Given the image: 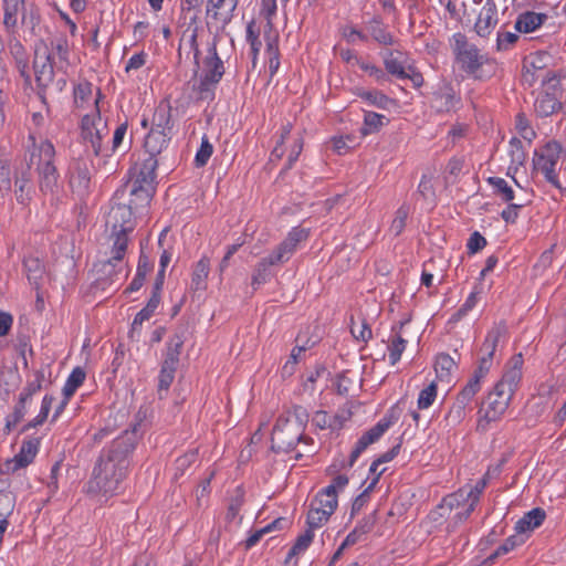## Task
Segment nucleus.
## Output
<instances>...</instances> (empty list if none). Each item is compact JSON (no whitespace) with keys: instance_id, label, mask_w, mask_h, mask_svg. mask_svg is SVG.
I'll return each instance as SVG.
<instances>
[{"instance_id":"obj_18","label":"nucleus","mask_w":566,"mask_h":566,"mask_svg":"<svg viewBox=\"0 0 566 566\" xmlns=\"http://www.w3.org/2000/svg\"><path fill=\"white\" fill-rule=\"evenodd\" d=\"M39 440L32 439L24 441L21 446L20 452L7 463L8 469L17 471L19 469L28 467L34 459L39 449Z\"/></svg>"},{"instance_id":"obj_7","label":"nucleus","mask_w":566,"mask_h":566,"mask_svg":"<svg viewBox=\"0 0 566 566\" xmlns=\"http://www.w3.org/2000/svg\"><path fill=\"white\" fill-rule=\"evenodd\" d=\"M55 150L53 145L45 140L39 146L38 170L40 175V189L43 193H54L57 188V170L53 165Z\"/></svg>"},{"instance_id":"obj_3","label":"nucleus","mask_w":566,"mask_h":566,"mask_svg":"<svg viewBox=\"0 0 566 566\" xmlns=\"http://www.w3.org/2000/svg\"><path fill=\"white\" fill-rule=\"evenodd\" d=\"M505 333V324H499L488 333L485 340L481 347V352L484 355L480 359V364L478 368L474 370L472 377L469 379L468 384L462 388L463 397H473L480 390V381L489 373L497 342Z\"/></svg>"},{"instance_id":"obj_2","label":"nucleus","mask_w":566,"mask_h":566,"mask_svg":"<svg viewBox=\"0 0 566 566\" xmlns=\"http://www.w3.org/2000/svg\"><path fill=\"white\" fill-rule=\"evenodd\" d=\"M137 212L127 203V188H119L113 198V203L106 217V227L111 229L108 240L112 242V256L94 264L93 270L98 275L96 281L112 279L117 273L116 266L123 261L127 252L129 233L135 229V214Z\"/></svg>"},{"instance_id":"obj_58","label":"nucleus","mask_w":566,"mask_h":566,"mask_svg":"<svg viewBox=\"0 0 566 566\" xmlns=\"http://www.w3.org/2000/svg\"><path fill=\"white\" fill-rule=\"evenodd\" d=\"M437 397V385L432 381L426 388H423L418 397V408L426 409L430 407Z\"/></svg>"},{"instance_id":"obj_8","label":"nucleus","mask_w":566,"mask_h":566,"mask_svg":"<svg viewBox=\"0 0 566 566\" xmlns=\"http://www.w3.org/2000/svg\"><path fill=\"white\" fill-rule=\"evenodd\" d=\"M512 399L511 390H502L494 386L493 390L488 395L485 401L479 411L480 419L478 428L485 429L491 421L497 420L507 409Z\"/></svg>"},{"instance_id":"obj_14","label":"nucleus","mask_w":566,"mask_h":566,"mask_svg":"<svg viewBox=\"0 0 566 566\" xmlns=\"http://www.w3.org/2000/svg\"><path fill=\"white\" fill-rule=\"evenodd\" d=\"M122 188H127V203L137 213L147 208L155 192V186H145L128 181Z\"/></svg>"},{"instance_id":"obj_25","label":"nucleus","mask_w":566,"mask_h":566,"mask_svg":"<svg viewBox=\"0 0 566 566\" xmlns=\"http://www.w3.org/2000/svg\"><path fill=\"white\" fill-rule=\"evenodd\" d=\"M184 333H176L169 340L166 352V357L161 364L166 368L177 369L179 364V356L184 346Z\"/></svg>"},{"instance_id":"obj_49","label":"nucleus","mask_w":566,"mask_h":566,"mask_svg":"<svg viewBox=\"0 0 566 566\" xmlns=\"http://www.w3.org/2000/svg\"><path fill=\"white\" fill-rule=\"evenodd\" d=\"M385 472V469L380 470L377 476L373 478L368 486L354 500L352 504V515L358 513L369 499V493L374 490L379 481L380 475Z\"/></svg>"},{"instance_id":"obj_47","label":"nucleus","mask_w":566,"mask_h":566,"mask_svg":"<svg viewBox=\"0 0 566 566\" xmlns=\"http://www.w3.org/2000/svg\"><path fill=\"white\" fill-rule=\"evenodd\" d=\"M218 82H212L211 78L203 75L200 78L198 85L193 86V91L197 92L198 99L212 101L214 98V90Z\"/></svg>"},{"instance_id":"obj_6","label":"nucleus","mask_w":566,"mask_h":566,"mask_svg":"<svg viewBox=\"0 0 566 566\" xmlns=\"http://www.w3.org/2000/svg\"><path fill=\"white\" fill-rule=\"evenodd\" d=\"M560 154L562 145L556 140H551L545 144L541 150L535 151L533 164L534 168L539 170L552 186L562 191L563 189L556 172V165L560 158Z\"/></svg>"},{"instance_id":"obj_10","label":"nucleus","mask_w":566,"mask_h":566,"mask_svg":"<svg viewBox=\"0 0 566 566\" xmlns=\"http://www.w3.org/2000/svg\"><path fill=\"white\" fill-rule=\"evenodd\" d=\"M33 69L35 73V81L39 87L45 88L53 82V57L43 42L35 46Z\"/></svg>"},{"instance_id":"obj_44","label":"nucleus","mask_w":566,"mask_h":566,"mask_svg":"<svg viewBox=\"0 0 566 566\" xmlns=\"http://www.w3.org/2000/svg\"><path fill=\"white\" fill-rule=\"evenodd\" d=\"M394 51H388L384 64L388 74H391L398 78L405 80L408 77V73L403 64L394 55Z\"/></svg>"},{"instance_id":"obj_54","label":"nucleus","mask_w":566,"mask_h":566,"mask_svg":"<svg viewBox=\"0 0 566 566\" xmlns=\"http://www.w3.org/2000/svg\"><path fill=\"white\" fill-rule=\"evenodd\" d=\"M409 211L410 209L408 205H402L397 209L396 216L390 224V231L395 235H399L403 231Z\"/></svg>"},{"instance_id":"obj_35","label":"nucleus","mask_w":566,"mask_h":566,"mask_svg":"<svg viewBox=\"0 0 566 566\" xmlns=\"http://www.w3.org/2000/svg\"><path fill=\"white\" fill-rule=\"evenodd\" d=\"M488 182L493 187V193L505 202H511L514 199V190L507 181L500 177H490Z\"/></svg>"},{"instance_id":"obj_37","label":"nucleus","mask_w":566,"mask_h":566,"mask_svg":"<svg viewBox=\"0 0 566 566\" xmlns=\"http://www.w3.org/2000/svg\"><path fill=\"white\" fill-rule=\"evenodd\" d=\"M286 520L283 518V517H279L276 520H274L272 523H270L269 525L264 526L263 528L261 530H258L255 532H253L242 544L244 545V548L245 549H250L251 547H253L254 545H256V543L262 538L263 535L274 531V530H280L282 528V524L285 523Z\"/></svg>"},{"instance_id":"obj_13","label":"nucleus","mask_w":566,"mask_h":566,"mask_svg":"<svg viewBox=\"0 0 566 566\" xmlns=\"http://www.w3.org/2000/svg\"><path fill=\"white\" fill-rule=\"evenodd\" d=\"M91 172L87 165L83 161H76L70 169L69 185L72 193L80 200H83L90 191Z\"/></svg>"},{"instance_id":"obj_61","label":"nucleus","mask_w":566,"mask_h":566,"mask_svg":"<svg viewBox=\"0 0 566 566\" xmlns=\"http://www.w3.org/2000/svg\"><path fill=\"white\" fill-rule=\"evenodd\" d=\"M92 96V84L88 82L78 83L74 87V103L77 107Z\"/></svg>"},{"instance_id":"obj_64","label":"nucleus","mask_w":566,"mask_h":566,"mask_svg":"<svg viewBox=\"0 0 566 566\" xmlns=\"http://www.w3.org/2000/svg\"><path fill=\"white\" fill-rule=\"evenodd\" d=\"M34 376H35V378L33 380L29 381L28 385L22 390V392L20 394L22 397H25L28 400H31L32 396L41 389L42 381L44 379V375L42 371H36Z\"/></svg>"},{"instance_id":"obj_57","label":"nucleus","mask_w":566,"mask_h":566,"mask_svg":"<svg viewBox=\"0 0 566 566\" xmlns=\"http://www.w3.org/2000/svg\"><path fill=\"white\" fill-rule=\"evenodd\" d=\"M176 370L161 366L158 379V396L160 399H163V394L167 392L172 384Z\"/></svg>"},{"instance_id":"obj_41","label":"nucleus","mask_w":566,"mask_h":566,"mask_svg":"<svg viewBox=\"0 0 566 566\" xmlns=\"http://www.w3.org/2000/svg\"><path fill=\"white\" fill-rule=\"evenodd\" d=\"M23 265L30 282L36 283L38 280L42 277V274L44 273V265L39 258L32 255L27 256L23 260Z\"/></svg>"},{"instance_id":"obj_42","label":"nucleus","mask_w":566,"mask_h":566,"mask_svg":"<svg viewBox=\"0 0 566 566\" xmlns=\"http://www.w3.org/2000/svg\"><path fill=\"white\" fill-rule=\"evenodd\" d=\"M407 340L403 339L399 333L395 332L390 338L388 344L389 352V361L391 365H395L399 361L401 354L406 349Z\"/></svg>"},{"instance_id":"obj_9","label":"nucleus","mask_w":566,"mask_h":566,"mask_svg":"<svg viewBox=\"0 0 566 566\" xmlns=\"http://www.w3.org/2000/svg\"><path fill=\"white\" fill-rule=\"evenodd\" d=\"M304 439L296 423L289 420L277 422L272 431L271 442L275 452H289L294 449L300 441Z\"/></svg>"},{"instance_id":"obj_22","label":"nucleus","mask_w":566,"mask_h":566,"mask_svg":"<svg viewBox=\"0 0 566 566\" xmlns=\"http://www.w3.org/2000/svg\"><path fill=\"white\" fill-rule=\"evenodd\" d=\"M275 255L272 253L269 256L261 259L254 268L251 285L256 290L260 285L264 284L271 275L270 268L283 264L281 261H275Z\"/></svg>"},{"instance_id":"obj_51","label":"nucleus","mask_w":566,"mask_h":566,"mask_svg":"<svg viewBox=\"0 0 566 566\" xmlns=\"http://www.w3.org/2000/svg\"><path fill=\"white\" fill-rule=\"evenodd\" d=\"M197 450H190L186 452L184 455L179 457L175 462V479L177 480L179 476H182L187 472V470L197 461Z\"/></svg>"},{"instance_id":"obj_60","label":"nucleus","mask_w":566,"mask_h":566,"mask_svg":"<svg viewBox=\"0 0 566 566\" xmlns=\"http://www.w3.org/2000/svg\"><path fill=\"white\" fill-rule=\"evenodd\" d=\"M418 193L422 197L423 200L433 202L436 198L432 177L423 175L420 184L418 186Z\"/></svg>"},{"instance_id":"obj_38","label":"nucleus","mask_w":566,"mask_h":566,"mask_svg":"<svg viewBox=\"0 0 566 566\" xmlns=\"http://www.w3.org/2000/svg\"><path fill=\"white\" fill-rule=\"evenodd\" d=\"M53 401H54V397L53 396L45 395L43 397V400H42V403H41L40 413L33 420H31L27 424H24L21 428L20 432L24 433V432L29 431L30 429L35 428V427L42 424L46 420V418L49 416V412L51 410Z\"/></svg>"},{"instance_id":"obj_36","label":"nucleus","mask_w":566,"mask_h":566,"mask_svg":"<svg viewBox=\"0 0 566 566\" xmlns=\"http://www.w3.org/2000/svg\"><path fill=\"white\" fill-rule=\"evenodd\" d=\"M525 542L523 536L517 534L512 535L505 539V542L500 545L494 553H492L485 560L484 564H492L497 557L507 554L516 546L522 545Z\"/></svg>"},{"instance_id":"obj_27","label":"nucleus","mask_w":566,"mask_h":566,"mask_svg":"<svg viewBox=\"0 0 566 566\" xmlns=\"http://www.w3.org/2000/svg\"><path fill=\"white\" fill-rule=\"evenodd\" d=\"M15 506V496L9 490L7 480H0V523H8Z\"/></svg>"},{"instance_id":"obj_17","label":"nucleus","mask_w":566,"mask_h":566,"mask_svg":"<svg viewBox=\"0 0 566 566\" xmlns=\"http://www.w3.org/2000/svg\"><path fill=\"white\" fill-rule=\"evenodd\" d=\"M485 488V479H479L475 482L470 480L465 484L464 489L468 490V493L467 497L462 500V518H468L472 514Z\"/></svg>"},{"instance_id":"obj_39","label":"nucleus","mask_w":566,"mask_h":566,"mask_svg":"<svg viewBox=\"0 0 566 566\" xmlns=\"http://www.w3.org/2000/svg\"><path fill=\"white\" fill-rule=\"evenodd\" d=\"M455 367V361L447 354H440L437 357L434 369L439 380H449L452 369Z\"/></svg>"},{"instance_id":"obj_21","label":"nucleus","mask_w":566,"mask_h":566,"mask_svg":"<svg viewBox=\"0 0 566 566\" xmlns=\"http://www.w3.org/2000/svg\"><path fill=\"white\" fill-rule=\"evenodd\" d=\"M546 517V513L541 507H535L527 512L521 520L515 524L516 534L522 536L527 532H532L536 527L541 526Z\"/></svg>"},{"instance_id":"obj_1","label":"nucleus","mask_w":566,"mask_h":566,"mask_svg":"<svg viewBox=\"0 0 566 566\" xmlns=\"http://www.w3.org/2000/svg\"><path fill=\"white\" fill-rule=\"evenodd\" d=\"M140 423H134L104 448L96 460L86 492L92 495L112 496L128 474L130 458L140 438Z\"/></svg>"},{"instance_id":"obj_33","label":"nucleus","mask_w":566,"mask_h":566,"mask_svg":"<svg viewBox=\"0 0 566 566\" xmlns=\"http://www.w3.org/2000/svg\"><path fill=\"white\" fill-rule=\"evenodd\" d=\"M30 400H28L25 397L19 396L18 402L15 403L13 411L8 415L6 419V427L4 432L10 433L12 429L17 427L19 422L24 418V415L27 412V403Z\"/></svg>"},{"instance_id":"obj_24","label":"nucleus","mask_w":566,"mask_h":566,"mask_svg":"<svg viewBox=\"0 0 566 566\" xmlns=\"http://www.w3.org/2000/svg\"><path fill=\"white\" fill-rule=\"evenodd\" d=\"M206 72L205 76L212 80V82H220L224 74V65L222 60L219 57L216 43L209 49V56L205 60Z\"/></svg>"},{"instance_id":"obj_23","label":"nucleus","mask_w":566,"mask_h":566,"mask_svg":"<svg viewBox=\"0 0 566 566\" xmlns=\"http://www.w3.org/2000/svg\"><path fill=\"white\" fill-rule=\"evenodd\" d=\"M157 166L158 160L155 157L147 156V158H145L140 164L138 171L135 175V178L130 179L129 181L145 186H155L154 184L156 179Z\"/></svg>"},{"instance_id":"obj_11","label":"nucleus","mask_w":566,"mask_h":566,"mask_svg":"<svg viewBox=\"0 0 566 566\" xmlns=\"http://www.w3.org/2000/svg\"><path fill=\"white\" fill-rule=\"evenodd\" d=\"M239 0H208L207 17L223 30L232 20Z\"/></svg>"},{"instance_id":"obj_45","label":"nucleus","mask_w":566,"mask_h":566,"mask_svg":"<svg viewBox=\"0 0 566 566\" xmlns=\"http://www.w3.org/2000/svg\"><path fill=\"white\" fill-rule=\"evenodd\" d=\"M84 380L85 371L81 367L74 368L63 387V395L66 399H70L74 395Z\"/></svg>"},{"instance_id":"obj_30","label":"nucleus","mask_w":566,"mask_h":566,"mask_svg":"<svg viewBox=\"0 0 566 566\" xmlns=\"http://www.w3.org/2000/svg\"><path fill=\"white\" fill-rule=\"evenodd\" d=\"M560 106L562 104L559 98L544 92L537 97L534 104L535 112L542 117H547L554 114L560 108Z\"/></svg>"},{"instance_id":"obj_5","label":"nucleus","mask_w":566,"mask_h":566,"mask_svg":"<svg viewBox=\"0 0 566 566\" xmlns=\"http://www.w3.org/2000/svg\"><path fill=\"white\" fill-rule=\"evenodd\" d=\"M97 104L98 99L95 101L94 113L83 116L81 122L83 143L86 147L91 146L95 156L103 154V140L108 136L107 123L102 118Z\"/></svg>"},{"instance_id":"obj_55","label":"nucleus","mask_w":566,"mask_h":566,"mask_svg":"<svg viewBox=\"0 0 566 566\" xmlns=\"http://www.w3.org/2000/svg\"><path fill=\"white\" fill-rule=\"evenodd\" d=\"M39 159V154L32 153L29 160L21 161L20 166L15 171V184L23 182L29 184L31 180V167L34 164V159Z\"/></svg>"},{"instance_id":"obj_46","label":"nucleus","mask_w":566,"mask_h":566,"mask_svg":"<svg viewBox=\"0 0 566 566\" xmlns=\"http://www.w3.org/2000/svg\"><path fill=\"white\" fill-rule=\"evenodd\" d=\"M521 378H522V370L506 368L501 380L495 386L502 390L510 389L511 395L513 396Z\"/></svg>"},{"instance_id":"obj_15","label":"nucleus","mask_w":566,"mask_h":566,"mask_svg":"<svg viewBox=\"0 0 566 566\" xmlns=\"http://www.w3.org/2000/svg\"><path fill=\"white\" fill-rule=\"evenodd\" d=\"M390 421L382 419L376 426L366 431L357 441L355 448L353 449L348 467L352 468L359 455L374 442H376L389 428Z\"/></svg>"},{"instance_id":"obj_53","label":"nucleus","mask_w":566,"mask_h":566,"mask_svg":"<svg viewBox=\"0 0 566 566\" xmlns=\"http://www.w3.org/2000/svg\"><path fill=\"white\" fill-rule=\"evenodd\" d=\"M314 537V533L312 530L307 528L304 534L300 535L292 548L290 549L287 554L286 562L294 557L295 555L300 554L301 552L305 551L310 544L312 543Z\"/></svg>"},{"instance_id":"obj_40","label":"nucleus","mask_w":566,"mask_h":566,"mask_svg":"<svg viewBox=\"0 0 566 566\" xmlns=\"http://www.w3.org/2000/svg\"><path fill=\"white\" fill-rule=\"evenodd\" d=\"M560 78L562 75L559 73L547 71L545 76H542V84L545 87L544 93L560 98L562 96V87H560Z\"/></svg>"},{"instance_id":"obj_32","label":"nucleus","mask_w":566,"mask_h":566,"mask_svg":"<svg viewBox=\"0 0 566 566\" xmlns=\"http://www.w3.org/2000/svg\"><path fill=\"white\" fill-rule=\"evenodd\" d=\"M367 29L373 39L382 45H392L394 36L386 31L380 17H374L368 23Z\"/></svg>"},{"instance_id":"obj_28","label":"nucleus","mask_w":566,"mask_h":566,"mask_svg":"<svg viewBox=\"0 0 566 566\" xmlns=\"http://www.w3.org/2000/svg\"><path fill=\"white\" fill-rule=\"evenodd\" d=\"M210 272V259L201 258L195 265L191 279V289L203 291L207 289V279Z\"/></svg>"},{"instance_id":"obj_26","label":"nucleus","mask_w":566,"mask_h":566,"mask_svg":"<svg viewBox=\"0 0 566 566\" xmlns=\"http://www.w3.org/2000/svg\"><path fill=\"white\" fill-rule=\"evenodd\" d=\"M546 20L547 15L545 13L527 11L517 18L515 29L518 32L530 33L539 28Z\"/></svg>"},{"instance_id":"obj_52","label":"nucleus","mask_w":566,"mask_h":566,"mask_svg":"<svg viewBox=\"0 0 566 566\" xmlns=\"http://www.w3.org/2000/svg\"><path fill=\"white\" fill-rule=\"evenodd\" d=\"M153 125L150 129L164 130L171 133L170 113L165 108H157L153 116Z\"/></svg>"},{"instance_id":"obj_63","label":"nucleus","mask_w":566,"mask_h":566,"mask_svg":"<svg viewBox=\"0 0 566 566\" xmlns=\"http://www.w3.org/2000/svg\"><path fill=\"white\" fill-rule=\"evenodd\" d=\"M360 96L379 108H386L388 104L391 103V99L387 95L377 91L364 92Z\"/></svg>"},{"instance_id":"obj_20","label":"nucleus","mask_w":566,"mask_h":566,"mask_svg":"<svg viewBox=\"0 0 566 566\" xmlns=\"http://www.w3.org/2000/svg\"><path fill=\"white\" fill-rule=\"evenodd\" d=\"M494 15L495 6L486 2L479 12L478 19L474 23V30L480 36L485 38L491 33L492 28L496 23Z\"/></svg>"},{"instance_id":"obj_56","label":"nucleus","mask_w":566,"mask_h":566,"mask_svg":"<svg viewBox=\"0 0 566 566\" xmlns=\"http://www.w3.org/2000/svg\"><path fill=\"white\" fill-rule=\"evenodd\" d=\"M357 375L350 370H344L337 377V391L339 395H347L350 388L357 382Z\"/></svg>"},{"instance_id":"obj_29","label":"nucleus","mask_w":566,"mask_h":566,"mask_svg":"<svg viewBox=\"0 0 566 566\" xmlns=\"http://www.w3.org/2000/svg\"><path fill=\"white\" fill-rule=\"evenodd\" d=\"M333 486H326L311 502L312 505L324 510L328 514H333L337 509V494H333Z\"/></svg>"},{"instance_id":"obj_16","label":"nucleus","mask_w":566,"mask_h":566,"mask_svg":"<svg viewBox=\"0 0 566 566\" xmlns=\"http://www.w3.org/2000/svg\"><path fill=\"white\" fill-rule=\"evenodd\" d=\"M308 235V232L305 229L294 228L287 234L285 240L280 243L276 250L273 252L275 255V261H281L285 263L290 260L292 254L294 253L297 244L304 241Z\"/></svg>"},{"instance_id":"obj_4","label":"nucleus","mask_w":566,"mask_h":566,"mask_svg":"<svg viewBox=\"0 0 566 566\" xmlns=\"http://www.w3.org/2000/svg\"><path fill=\"white\" fill-rule=\"evenodd\" d=\"M495 72V63L472 44L462 41V73L475 81L490 78Z\"/></svg>"},{"instance_id":"obj_62","label":"nucleus","mask_w":566,"mask_h":566,"mask_svg":"<svg viewBox=\"0 0 566 566\" xmlns=\"http://www.w3.org/2000/svg\"><path fill=\"white\" fill-rule=\"evenodd\" d=\"M459 174H460V161L457 158H452L448 163V165L446 167V171H444L446 186L448 187V186L457 185Z\"/></svg>"},{"instance_id":"obj_12","label":"nucleus","mask_w":566,"mask_h":566,"mask_svg":"<svg viewBox=\"0 0 566 566\" xmlns=\"http://www.w3.org/2000/svg\"><path fill=\"white\" fill-rule=\"evenodd\" d=\"M548 54L546 52H537L524 59L522 66L521 83L524 86L532 87L542 76V72L546 69Z\"/></svg>"},{"instance_id":"obj_31","label":"nucleus","mask_w":566,"mask_h":566,"mask_svg":"<svg viewBox=\"0 0 566 566\" xmlns=\"http://www.w3.org/2000/svg\"><path fill=\"white\" fill-rule=\"evenodd\" d=\"M460 501L455 493L449 494L443 497L441 504L437 507L436 512L440 517L446 520H457L460 517Z\"/></svg>"},{"instance_id":"obj_34","label":"nucleus","mask_w":566,"mask_h":566,"mask_svg":"<svg viewBox=\"0 0 566 566\" xmlns=\"http://www.w3.org/2000/svg\"><path fill=\"white\" fill-rule=\"evenodd\" d=\"M387 123L388 119L384 115L374 112H366L364 116V127H361L360 133L363 136L376 133Z\"/></svg>"},{"instance_id":"obj_59","label":"nucleus","mask_w":566,"mask_h":566,"mask_svg":"<svg viewBox=\"0 0 566 566\" xmlns=\"http://www.w3.org/2000/svg\"><path fill=\"white\" fill-rule=\"evenodd\" d=\"M511 163L514 165H523L525 160V153L523 149V143L517 137H513L510 140V150H509Z\"/></svg>"},{"instance_id":"obj_43","label":"nucleus","mask_w":566,"mask_h":566,"mask_svg":"<svg viewBox=\"0 0 566 566\" xmlns=\"http://www.w3.org/2000/svg\"><path fill=\"white\" fill-rule=\"evenodd\" d=\"M24 2L3 0L4 19L3 23L7 28H14L18 22V14L23 8Z\"/></svg>"},{"instance_id":"obj_50","label":"nucleus","mask_w":566,"mask_h":566,"mask_svg":"<svg viewBox=\"0 0 566 566\" xmlns=\"http://www.w3.org/2000/svg\"><path fill=\"white\" fill-rule=\"evenodd\" d=\"M332 514H328L324 512V510L316 507V505L311 504V509L307 513L306 523L310 530H314L317 527H321L323 524H325Z\"/></svg>"},{"instance_id":"obj_19","label":"nucleus","mask_w":566,"mask_h":566,"mask_svg":"<svg viewBox=\"0 0 566 566\" xmlns=\"http://www.w3.org/2000/svg\"><path fill=\"white\" fill-rule=\"evenodd\" d=\"M170 140V133L150 129L144 143L147 156L155 157L167 148Z\"/></svg>"},{"instance_id":"obj_48","label":"nucleus","mask_w":566,"mask_h":566,"mask_svg":"<svg viewBox=\"0 0 566 566\" xmlns=\"http://www.w3.org/2000/svg\"><path fill=\"white\" fill-rule=\"evenodd\" d=\"M243 503H244V491L241 486H238L235 489V494L233 496H231L229 504H228V510H227V514H226V520L228 522H231L237 517Z\"/></svg>"}]
</instances>
